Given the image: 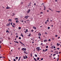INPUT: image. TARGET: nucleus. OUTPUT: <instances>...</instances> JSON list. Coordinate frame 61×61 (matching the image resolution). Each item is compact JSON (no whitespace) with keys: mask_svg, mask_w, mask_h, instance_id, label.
Masks as SVG:
<instances>
[{"mask_svg":"<svg viewBox=\"0 0 61 61\" xmlns=\"http://www.w3.org/2000/svg\"><path fill=\"white\" fill-rule=\"evenodd\" d=\"M40 47H37L36 48V49L38 51H40Z\"/></svg>","mask_w":61,"mask_h":61,"instance_id":"1","label":"nucleus"},{"mask_svg":"<svg viewBox=\"0 0 61 61\" xmlns=\"http://www.w3.org/2000/svg\"><path fill=\"white\" fill-rule=\"evenodd\" d=\"M29 17V16L28 15H26L25 16V17H24V18H26V19H27V18H28Z\"/></svg>","mask_w":61,"mask_h":61,"instance_id":"2","label":"nucleus"},{"mask_svg":"<svg viewBox=\"0 0 61 61\" xmlns=\"http://www.w3.org/2000/svg\"><path fill=\"white\" fill-rule=\"evenodd\" d=\"M54 54H56L57 55L58 54V52L57 51H56L55 52Z\"/></svg>","mask_w":61,"mask_h":61,"instance_id":"3","label":"nucleus"},{"mask_svg":"<svg viewBox=\"0 0 61 61\" xmlns=\"http://www.w3.org/2000/svg\"><path fill=\"white\" fill-rule=\"evenodd\" d=\"M23 52L24 54H26V55H27V54H28V52H26L25 51H24Z\"/></svg>","mask_w":61,"mask_h":61,"instance_id":"4","label":"nucleus"},{"mask_svg":"<svg viewBox=\"0 0 61 61\" xmlns=\"http://www.w3.org/2000/svg\"><path fill=\"white\" fill-rule=\"evenodd\" d=\"M47 41H48V40L46 39V40H45L44 41V42H47Z\"/></svg>","mask_w":61,"mask_h":61,"instance_id":"5","label":"nucleus"},{"mask_svg":"<svg viewBox=\"0 0 61 61\" xmlns=\"http://www.w3.org/2000/svg\"><path fill=\"white\" fill-rule=\"evenodd\" d=\"M30 10H31L30 9L27 12V13H29L30 12Z\"/></svg>","mask_w":61,"mask_h":61,"instance_id":"6","label":"nucleus"},{"mask_svg":"<svg viewBox=\"0 0 61 61\" xmlns=\"http://www.w3.org/2000/svg\"><path fill=\"white\" fill-rule=\"evenodd\" d=\"M8 21L9 22H12V20L11 19H9Z\"/></svg>","mask_w":61,"mask_h":61,"instance_id":"7","label":"nucleus"},{"mask_svg":"<svg viewBox=\"0 0 61 61\" xmlns=\"http://www.w3.org/2000/svg\"><path fill=\"white\" fill-rule=\"evenodd\" d=\"M54 46H52L51 47V48L52 49H53L54 48Z\"/></svg>","mask_w":61,"mask_h":61,"instance_id":"8","label":"nucleus"},{"mask_svg":"<svg viewBox=\"0 0 61 61\" xmlns=\"http://www.w3.org/2000/svg\"><path fill=\"white\" fill-rule=\"evenodd\" d=\"M57 46H60V44L57 43Z\"/></svg>","mask_w":61,"mask_h":61,"instance_id":"9","label":"nucleus"},{"mask_svg":"<svg viewBox=\"0 0 61 61\" xmlns=\"http://www.w3.org/2000/svg\"><path fill=\"white\" fill-rule=\"evenodd\" d=\"M33 29H36V27H35V26L33 27Z\"/></svg>","mask_w":61,"mask_h":61,"instance_id":"10","label":"nucleus"},{"mask_svg":"<svg viewBox=\"0 0 61 61\" xmlns=\"http://www.w3.org/2000/svg\"><path fill=\"white\" fill-rule=\"evenodd\" d=\"M38 35L39 36H41V34L40 33H39Z\"/></svg>","mask_w":61,"mask_h":61,"instance_id":"11","label":"nucleus"},{"mask_svg":"<svg viewBox=\"0 0 61 61\" xmlns=\"http://www.w3.org/2000/svg\"><path fill=\"white\" fill-rule=\"evenodd\" d=\"M21 36H22V37H24V36H23V34H22V33H21Z\"/></svg>","mask_w":61,"mask_h":61,"instance_id":"12","label":"nucleus"},{"mask_svg":"<svg viewBox=\"0 0 61 61\" xmlns=\"http://www.w3.org/2000/svg\"><path fill=\"white\" fill-rule=\"evenodd\" d=\"M15 59L16 60H17L18 59V58L17 57H15Z\"/></svg>","mask_w":61,"mask_h":61,"instance_id":"13","label":"nucleus"},{"mask_svg":"<svg viewBox=\"0 0 61 61\" xmlns=\"http://www.w3.org/2000/svg\"><path fill=\"white\" fill-rule=\"evenodd\" d=\"M10 8V7H6V9H9Z\"/></svg>","mask_w":61,"mask_h":61,"instance_id":"14","label":"nucleus"},{"mask_svg":"<svg viewBox=\"0 0 61 61\" xmlns=\"http://www.w3.org/2000/svg\"><path fill=\"white\" fill-rule=\"evenodd\" d=\"M37 60H39V58H40V57H37Z\"/></svg>","mask_w":61,"mask_h":61,"instance_id":"15","label":"nucleus"},{"mask_svg":"<svg viewBox=\"0 0 61 61\" xmlns=\"http://www.w3.org/2000/svg\"><path fill=\"white\" fill-rule=\"evenodd\" d=\"M14 42H15V43H18V44H19V42H18L15 41H14Z\"/></svg>","mask_w":61,"mask_h":61,"instance_id":"16","label":"nucleus"},{"mask_svg":"<svg viewBox=\"0 0 61 61\" xmlns=\"http://www.w3.org/2000/svg\"><path fill=\"white\" fill-rule=\"evenodd\" d=\"M20 44H21L23 45V46H24V44L23 43H22V42H21V41H20Z\"/></svg>","mask_w":61,"mask_h":61,"instance_id":"17","label":"nucleus"},{"mask_svg":"<svg viewBox=\"0 0 61 61\" xmlns=\"http://www.w3.org/2000/svg\"><path fill=\"white\" fill-rule=\"evenodd\" d=\"M25 48H22V51H24V49Z\"/></svg>","mask_w":61,"mask_h":61,"instance_id":"18","label":"nucleus"},{"mask_svg":"<svg viewBox=\"0 0 61 61\" xmlns=\"http://www.w3.org/2000/svg\"><path fill=\"white\" fill-rule=\"evenodd\" d=\"M19 22V21L18 20H16V23H18Z\"/></svg>","mask_w":61,"mask_h":61,"instance_id":"19","label":"nucleus"},{"mask_svg":"<svg viewBox=\"0 0 61 61\" xmlns=\"http://www.w3.org/2000/svg\"><path fill=\"white\" fill-rule=\"evenodd\" d=\"M14 19H15V20H18V19L17 18H15Z\"/></svg>","mask_w":61,"mask_h":61,"instance_id":"20","label":"nucleus"},{"mask_svg":"<svg viewBox=\"0 0 61 61\" xmlns=\"http://www.w3.org/2000/svg\"><path fill=\"white\" fill-rule=\"evenodd\" d=\"M48 46H46V48H48Z\"/></svg>","mask_w":61,"mask_h":61,"instance_id":"21","label":"nucleus"},{"mask_svg":"<svg viewBox=\"0 0 61 61\" xmlns=\"http://www.w3.org/2000/svg\"><path fill=\"white\" fill-rule=\"evenodd\" d=\"M23 58L24 59H26V58H25V56H23Z\"/></svg>","mask_w":61,"mask_h":61,"instance_id":"22","label":"nucleus"},{"mask_svg":"<svg viewBox=\"0 0 61 61\" xmlns=\"http://www.w3.org/2000/svg\"><path fill=\"white\" fill-rule=\"evenodd\" d=\"M3 56H0V59L1 58H3Z\"/></svg>","mask_w":61,"mask_h":61,"instance_id":"23","label":"nucleus"},{"mask_svg":"<svg viewBox=\"0 0 61 61\" xmlns=\"http://www.w3.org/2000/svg\"><path fill=\"white\" fill-rule=\"evenodd\" d=\"M48 50V49H46L45 50V51H47Z\"/></svg>","mask_w":61,"mask_h":61,"instance_id":"24","label":"nucleus"},{"mask_svg":"<svg viewBox=\"0 0 61 61\" xmlns=\"http://www.w3.org/2000/svg\"><path fill=\"white\" fill-rule=\"evenodd\" d=\"M44 10H46V7L45 6H44Z\"/></svg>","mask_w":61,"mask_h":61,"instance_id":"25","label":"nucleus"},{"mask_svg":"<svg viewBox=\"0 0 61 61\" xmlns=\"http://www.w3.org/2000/svg\"><path fill=\"white\" fill-rule=\"evenodd\" d=\"M35 56L36 57H37V55H36V54H35Z\"/></svg>","mask_w":61,"mask_h":61,"instance_id":"26","label":"nucleus"},{"mask_svg":"<svg viewBox=\"0 0 61 61\" xmlns=\"http://www.w3.org/2000/svg\"><path fill=\"white\" fill-rule=\"evenodd\" d=\"M34 59L35 61H36V59L35 58H34Z\"/></svg>","mask_w":61,"mask_h":61,"instance_id":"27","label":"nucleus"},{"mask_svg":"<svg viewBox=\"0 0 61 61\" xmlns=\"http://www.w3.org/2000/svg\"><path fill=\"white\" fill-rule=\"evenodd\" d=\"M21 28L20 27H18V29H20Z\"/></svg>","mask_w":61,"mask_h":61,"instance_id":"28","label":"nucleus"},{"mask_svg":"<svg viewBox=\"0 0 61 61\" xmlns=\"http://www.w3.org/2000/svg\"><path fill=\"white\" fill-rule=\"evenodd\" d=\"M25 56L26 58H27V56H26V55Z\"/></svg>","mask_w":61,"mask_h":61,"instance_id":"29","label":"nucleus"},{"mask_svg":"<svg viewBox=\"0 0 61 61\" xmlns=\"http://www.w3.org/2000/svg\"><path fill=\"white\" fill-rule=\"evenodd\" d=\"M3 42V41H0V44H1Z\"/></svg>","mask_w":61,"mask_h":61,"instance_id":"30","label":"nucleus"},{"mask_svg":"<svg viewBox=\"0 0 61 61\" xmlns=\"http://www.w3.org/2000/svg\"><path fill=\"white\" fill-rule=\"evenodd\" d=\"M50 27H48V29H50Z\"/></svg>","mask_w":61,"mask_h":61,"instance_id":"31","label":"nucleus"},{"mask_svg":"<svg viewBox=\"0 0 61 61\" xmlns=\"http://www.w3.org/2000/svg\"><path fill=\"white\" fill-rule=\"evenodd\" d=\"M19 39H21V37H20L19 38Z\"/></svg>","mask_w":61,"mask_h":61,"instance_id":"32","label":"nucleus"},{"mask_svg":"<svg viewBox=\"0 0 61 61\" xmlns=\"http://www.w3.org/2000/svg\"><path fill=\"white\" fill-rule=\"evenodd\" d=\"M38 38H39V39H41V38H40V36H39L38 37Z\"/></svg>","mask_w":61,"mask_h":61,"instance_id":"33","label":"nucleus"},{"mask_svg":"<svg viewBox=\"0 0 61 61\" xmlns=\"http://www.w3.org/2000/svg\"><path fill=\"white\" fill-rule=\"evenodd\" d=\"M8 25H10V23H9V24H8Z\"/></svg>","mask_w":61,"mask_h":61,"instance_id":"34","label":"nucleus"},{"mask_svg":"<svg viewBox=\"0 0 61 61\" xmlns=\"http://www.w3.org/2000/svg\"><path fill=\"white\" fill-rule=\"evenodd\" d=\"M57 12L58 13H60V11H57Z\"/></svg>","mask_w":61,"mask_h":61,"instance_id":"35","label":"nucleus"},{"mask_svg":"<svg viewBox=\"0 0 61 61\" xmlns=\"http://www.w3.org/2000/svg\"><path fill=\"white\" fill-rule=\"evenodd\" d=\"M56 54H54L53 55V56H56Z\"/></svg>","mask_w":61,"mask_h":61,"instance_id":"36","label":"nucleus"},{"mask_svg":"<svg viewBox=\"0 0 61 61\" xmlns=\"http://www.w3.org/2000/svg\"><path fill=\"white\" fill-rule=\"evenodd\" d=\"M24 51H26V48H24Z\"/></svg>","mask_w":61,"mask_h":61,"instance_id":"37","label":"nucleus"},{"mask_svg":"<svg viewBox=\"0 0 61 61\" xmlns=\"http://www.w3.org/2000/svg\"><path fill=\"white\" fill-rule=\"evenodd\" d=\"M6 32H8V33H9V31L8 30L6 31Z\"/></svg>","mask_w":61,"mask_h":61,"instance_id":"38","label":"nucleus"},{"mask_svg":"<svg viewBox=\"0 0 61 61\" xmlns=\"http://www.w3.org/2000/svg\"><path fill=\"white\" fill-rule=\"evenodd\" d=\"M57 36V35H55V37H56Z\"/></svg>","mask_w":61,"mask_h":61,"instance_id":"39","label":"nucleus"},{"mask_svg":"<svg viewBox=\"0 0 61 61\" xmlns=\"http://www.w3.org/2000/svg\"><path fill=\"white\" fill-rule=\"evenodd\" d=\"M49 10H51V11H53V10H51L50 8H49Z\"/></svg>","mask_w":61,"mask_h":61,"instance_id":"40","label":"nucleus"},{"mask_svg":"<svg viewBox=\"0 0 61 61\" xmlns=\"http://www.w3.org/2000/svg\"><path fill=\"white\" fill-rule=\"evenodd\" d=\"M13 61H16V60H15V59H13Z\"/></svg>","mask_w":61,"mask_h":61,"instance_id":"41","label":"nucleus"},{"mask_svg":"<svg viewBox=\"0 0 61 61\" xmlns=\"http://www.w3.org/2000/svg\"><path fill=\"white\" fill-rule=\"evenodd\" d=\"M31 32H34V30H31Z\"/></svg>","mask_w":61,"mask_h":61,"instance_id":"42","label":"nucleus"},{"mask_svg":"<svg viewBox=\"0 0 61 61\" xmlns=\"http://www.w3.org/2000/svg\"><path fill=\"white\" fill-rule=\"evenodd\" d=\"M45 24H47V22L46 21L45 22Z\"/></svg>","mask_w":61,"mask_h":61,"instance_id":"43","label":"nucleus"},{"mask_svg":"<svg viewBox=\"0 0 61 61\" xmlns=\"http://www.w3.org/2000/svg\"><path fill=\"white\" fill-rule=\"evenodd\" d=\"M31 35V34H30L29 35H28V36H30V35Z\"/></svg>","mask_w":61,"mask_h":61,"instance_id":"44","label":"nucleus"},{"mask_svg":"<svg viewBox=\"0 0 61 61\" xmlns=\"http://www.w3.org/2000/svg\"><path fill=\"white\" fill-rule=\"evenodd\" d=\"M41 60H43V58H42L41 59Z\"/></svg>","mask_w":61,"mask_h":61,"instance_id":"45","label":"nucleus"},{"mask_svg":"<svg viewBox=\"0 0 61 61\" xmlns=\"http://www.w3.org/2000/svg\"><path fill=\"white\" fill-rule=\"evenodd\" d=\"M23 22H24V21H23V20H21V22H22V23H23Z\"/></svg>","mask_w":61,"mask_h":61,"instance_id":"46","label":"nucleus"},{"mask_svg":"<svg viewBox=\"0 0 61 61\" xmlns=\"http://www.w3.org/2000/svg\"><path fill=\"white\" fill-rule=\"evenodd\" d=\"M51 41V40H50V39H49L48 41Z\"/></svg>","mask_w":61,"mask_h":61,"instance_id":"47","label":"nucleus"},{"mask_svg":"<svg viewBox=\"0 0 61 61\" xmlns=\"http://www.w3.org/2000/svg\"><path fill=\"white\" fill-rule=\"evenodd\" d=\"M13 25H15L14 23H13Z\"/></svg>","mask_w":61,"mask_h":61,"instance_id":"48","label":"nucleus"},{"mask_svg":"<svg viewBox=\"0 0 61 61\" xmlns=\"http://www.w3.org/2000/svg\"><path fill=\"white\" fill-rule=\"evenodd\" d=\"M24 32L25 33H26V32H27V31H24Z\"/></svg>","mask_w":61,"mask_h":61,"instance_id":"49","label":"nucleus"},{"mask_svg":"<svg viewBox=\"0 0 61 61\" xmlns=\"http://www.w3.org/2000/svg\"><path fill=\"white\" fill-rule=\"evenodd\" d=\"M12 27H15V26H14L13 25H12Z\"/></svg>","mask_w":61,"mask_h":61,"instance_id":"50","label":"nucleus"},{"mask_svg":"<svg viewBox=\"0 0 61 61\" xmlns=\"http://www.w3.org/2000/svg\"><path fill=\"white\" fill-rule=\"evenodd\" d=\"M40 14H43V12H41Z\"/></svg>","mask_w":61,"mask_h":61,"instance_id":"51","label":"nucleus"},{"mask_svg":"<svg viewBox=\"0 0 61 61\" xmlns=\"http://www.w3.org/2000/svg\"><path fill=\"white\" fill-rule=\"evenodd\" d=\"M16 38H17V37H18V36L17 35L16 36Z\"/></svg>","mask_w":61,"mask_h":61,"instance_id":"52","label":"nucleus"},{"mask_svg":"<svg viewBox=\"0 0 61 61\" xmlns=\"http://www.w3.org/2000/svg\"><path fill=\"white\" fill-rule=\"evenodd\" d=\"M55 2H57V0H55Z\"/></svg>","mask_w":61,"mask_h":61,"instance_id":"53","label":"nucleus"},{"mask_svg":"<svg viewBox=\"0 0 61 61\" xmlns=\"http://www.w3.org/2000/svg\"><path fill=\"white\" fill-rule=\"evenodd\" d=\"M46 21L48 22H49V20H46Z\"/></svg>","mask_w":61,"mask_h":61,"instance_id":"54","label":"nucleus"},{"mask_svg":"<svg viewBox=\"0 0 61 61\" xmlns=\"http://www.w3.org/2000/svg\"><path fill=\"white\" fill-rule=\"evenodd\" d=\"M26 32H28V31H28V30H27V29H26Z\"/></svg>","mask_w":61,"mask_h":61,"instance_id":"55","label":"nucleus"},{"mask_svg":"<svg viewBox=\"0 0 61 61\" xmlns=\"http://www.w3.org/2000/svg\"><path fill=\"white\" fill-rule=\"evenodd\" d=\"M36 5V4L35 3L34 4V5Z\"/></svg>","mask_w":61,"mask_h":61,"instance_id":"56","label":"nucleus"},{"mask_svg":"<svg viewBox=\"0 0 61 61\" xmlns=\"http://www.w3.org/2000/svg\"><path fill=\"white\" fill-rule=\"evenodd\" d=\"M59 59V58H58L57 59V61H58V60Z\"/></svg>","mask_w":61,"mask_h":61,"instance_id":"57","label":"nucleus"},{"mask_svg":"<svg viewBox=\"0 0 61 61\" xmlns=\"http://www.w3.org/2000/svg\"><path fill=\"white\" fill-rule=\"evenodd\" d=\"M42 51H43V52H45V50H44V49Z\"/></svg>","mask_w":61,"mask_h":61,"instance_id":"58","label":"nucleus"},{"mask_svg":"<svg viewBox=\"0 0 61 61\" xmlns=\"http://www.w3.org/2000/svg\"><path fill=\"white\" fill-rule=\"evenodd\" d=\"M21 57L20 56V57H19V59H20V58H21Z\"/></svg>","mask_w":61,"mask_h":61,"instance_id":"59","label":"nucleus"},{"mask_svg":"<svg viewBox=\"0 0 61 61\" xmlns=\"http://www.w3.org/2000/svg\"><path fill=\"white\" fill-rule=\"evenodd\" d=\"M45 34H47V33L46 32H45Z\"/></svg>","mask_w":61,"mask_h":61,"instance_id":"60","label":"nucleus"},{"mask_svg":"<svg viewBox=\"0 0 61 61\" xmlns=\"http://www.w3.org/2000/svg\"><path fill=\"white\" fill-rule=\"evenodd\" d=\"M41 45H43V43H41Z\"/></svg>","mask_w":61,"mask_h":61,"instance_id":"61","label":"nucleus"},{"mask_svg":"<svg viewBox=\"0 0 61 61\" xmlns=\"http://www.w3.org/2000/svg\"><path fill=\"white\" fill-rule=\"evenodd\" d=\"M57 49H58V50H59V48H57Z\"/></svg>","mask_w":61,"mask_h":61,"instance_id":"62","label":"nucleus"},{"mask_svg":"<svg viewBox=\"0 0 61 61\" xmlns=\"http://www.w3.org/2000/svg\"><path fill=\"white\" fill-rule=\"evenodd\" d=\"M24 22L25 23H26V21H24Z\"/></svg>","mask_w":61,"mask_h":61,"instance_id":"63","label":"nucleus"},{"mask_svg":"<svg viewBox=\"0 0 61 61\" xmlns=\"http://www.w3.org/2000/svg\"><path fill=\"white\" fill-rule=\"evenodd\" d=\"M50 22H52V20H50Z\"/></svg>","mask_w":61,"mask_h":61,"instance_id":"64","label":"nucleus"}]
</instances>
